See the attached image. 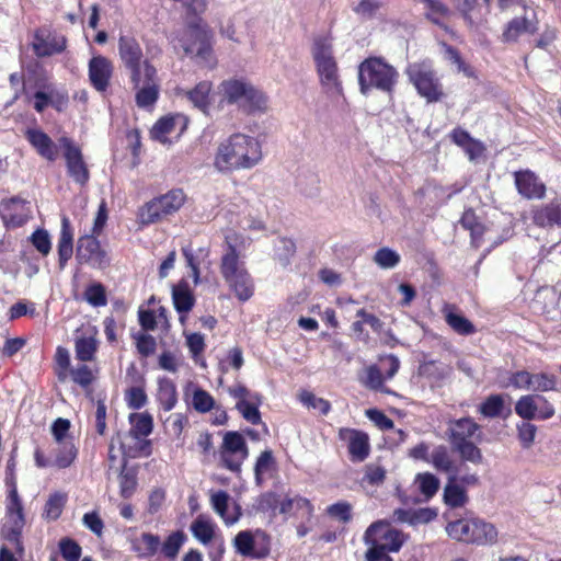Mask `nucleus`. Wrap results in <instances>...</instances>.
I'll list each match as a JSON object with an SVG mask.
<instances>
[{
	"instance_id": "1",
	"label": "nucleus",
	"mask_w": 561,
	"mask_h": 561,
	"mask_svg": "<svg viewBox=\"0 0 561 561\" xmlns=\"http://www.w3.org/2000/svg\"><path fill=\"white\" fill-rule=\"evenodd\" d=\"M262 159L259 141L243 134H233L218 147L215 167L220 172L250 169Z\"/></svg>"
},
{
	"instance_id": "2",
	"label": "nucleus",
	"mask_w": 561,
	"mask_h": 561,
	"mask_svg": "<svg viewBox=\"0 0 561 561\" xmlns=\"http://www.w3.org/2000/svg\"><path fill=\"white\" fill-rule=\"evenodd\" d=\"M398 80V71L379 57H370L358 67L360 92L367 94L371 89L391 94Z\"/></svg>"
},
{
	"instance_id": "3",
	"label": "nucleus",
	"mask_w": 561,
	"mask_h": 561,
	"mask_svg": "<svg viewBox=\"0 0 561 561\" xmlns=\"http://www.w3.org/2000/svg\"><path fill=\"white\" fill-rule=\"evenodd\" d=\"M220 272L240 301L249 300L254 291L253 280L239 261V255L233 245L229 244L227 252L221 257Z\"/></svg>"
},
{
	"instance_id": "4",
	"label": "nucleus",
	"mask_w": 561,
	"mask_h": 561,
	"mask_svg": "<svg viewBox=\"0 0 561 561\" xmlns=\"http://www.w3.org/2000/svg\"><path fill=\"white\" fill-rule=\"evenodd\" d=\"M182 47L186 56L195 58L196 62L205 67L215 64L210 43V33L199 23H191L182 39Z\"/></svg>"
},
{
	"instance_id": "5",
	"label": "nucleus",
	"mask_w": 561,
	"mask_h": 561,
	"mask_svg": "<svg viewBox=\"0 0 561 561\" xmlns=\"http://www.w3.org/2000/svg\"><path fill=\"white\" fill-rule=\"evenodd\" d=\"M407 75L419 94L427 102H437L443 96V88L431 62L421 61L410 64Z\"/></svg>"
},
{
	"instance_id": "6",
	"label": "nucleus",
	"mask_w": 561,
	"mask_h": 561,
	"mask_svg": "<svg viewBox=\"0 0 561 561\" xmlns=\"http://www.w3.org/2000/svg\"><path fill=\"white\" fill-rule=\"evenodd\" d=\"M185 194L183 190L175 188L167 194L147 203L140 213L141 222L145 225L153 224L163 217L178 211L184 204Z\"/></svg>"
},
{
	"instance_id": "7",
	"label": "nucleus",
	"mask_w": 561,
	"mask_h": 561,
	"mask_svg": "<svg viewBox=\"0 0 561 561\" xmlns=\"http://www.w3.org/2000/svg\"><path fill=\"white\" fill-rule=\"evenodd\" d=\"M405 541L402 531L392 528L386 520L373 523L364 534L365 545H378L389 552H398Z\"/></svg>"
},
{
	"instance_id": "8",
	"label": "nucleus",
	"mask_w": 561,
	"mask_h": 561,
	"mask_svg": "<svg viewBox=\"0 0 561 561\" xmlns=\"http://www.w3.org/2000/svg\"><path fill=\"white\" fill-rule=\"evenodd\" d=\"M118 56L129 73L131 83L140 82L144 72V53L138 41L130 35H122L118 39Z\"/></svg>"
},
{
	"instance_id": "9",
	"label": "nucleus",
	"mask_w": 561,
	"mask_h": 561,
	"mask_svg": "<svg viewBox=\"0 0 561 561\" xmlns=\"http://www.w3.org/2000/svg\"><path fill=\"white\" fill-rule=\"evenodd\" d=\"M136 92V104L139 107L146 108L152 106L159 98L160 80L156 67L149 61H144V72L141 73L140 82L133 83Z\"/></svg>"
},
{
	"instance_id": "10",
	"label": "nucleus",
	"mask_w": 561,
	"mask_h": 561,
	"mask_svg": "<svg viewBox=\"0 0 561 561\" xmlns=\"http://www.w3.org/2000/svg\"><path fill=\"white\" fill-rule=\"evenodd\" d=\"M59 145L64 149V157L66 159L69 176L80 185L87 184L90 173L80 148L68 137H61L59 139Z\"/></svg>"
},
{
	"instance_id": "11",
	"label": "nucleus",
	"mask_w": 561,
	"mask_h": 561,
	"mask_svg": "<svg viewBox=\"0 0 561 561\" xmlns=\"http://www.w3.org/2000/svg\"><path fill=\"white\" fill-rule=\"evenodd\" d=\"M76 256L80 264H89L96 268H104L110 264L107 253L93 236H83L78 239Z\"/></svg>"
},
{
	"instance_id": "12",
	"label": "nucleus",
	"mask_w": 561,
	"mask_h": 561,
	"mask_svg": "<svg viewBox=\"0 0 561 561\" xmlns=\"http://www.w3.org/2000/svg\"><path fill=\"white\" fill-rule=\"evenodd\" d=\"M525 13L522 16H515L508 21L501 35V42L505 44L517 43L523 34L534 35L538 32L539 21L536 18V13L533 11L531 16L527 12V8L524 9Z\"/></svg>"
},
{
	"instance_id": "13",
	"label": "nucleus",
	"mask_w": 561,
	"mask_h": 561,
	"mask_svg": "<svg viewBox=\"0 0 561 561\" xmlns=\"http://www.w3.org/2000/svg\"><path fill=\"white\" fill-rule=\"evenodd\" d=\"M67 39L62 35L45 34L37 31L34 35L32 47L37 57H48L65 50Z\"/></svg>"
},
{
	"instance_id": "14",
	"label": "nucleus",
	"mask_w": 561,
	"mask_h": 561,
	"mask_svg": "<svg viewBox=\"0 0 561 561\" xmlns=\"http://www.w3.org/2000/svg\"><path fill=\"white\" fill-rule=\"evenodd\" d=\"M342 439L347 440V448L352 461H364L370 451L369 437L366 433L356 430H342Z\"/></svg>"
},
{
	"instance_id": "15",
	"label": "nucleus",
	"mask_w": 561,
	"mask_h": 561,
	"mask_svg": "<svg viewBox=\"0 0 561 561\" xmlns=\"http://www.w3.org/2000/svg\"><path fill=\"white\" fill-rule=\"evenodd\" d=\"M112 75V64L103 56H95L89 61V78L98 91H105Z\"/></svg>"
},
{
	"instance_id": "16",
	"label": "nucleus",
	"mask_w": 561,
	"mask_h": 561,
	"mask_svg": "<svg viewBox=\"0 0 561 561\" xmlns=\"http://www.w3.org/2000/svg\"><path fill=\"white\" fill-rule=\"evenodd\" d=\"M515 184L520 195L526 198H542L546 186L530 171H517L514 173Z\"/></svg>"
},
{
	"instance_id": "17",
	"label": "nucleus",
	"mask_w": 561,
	"mask_h": 561,
	"mask_svg": "<svg viewBox=\"0 0 561 561\" xmlns=\"http://www.w3.org/2000/svg\"><path fill=\"white\" fill-rule=\"evenodd\" d=\"M479 430L480 425L471 417H461L450 421L447 430L450 445L454 446L470 442V438H472Z\"/></svg>"
},
{
	"instance_id": "18",
	"label": "nucleus",
	"mask_w": 561,
	"mask_h": 561,
	"mask_svg": "<svg viewBox=\"0 0 561 561\" xmlns=\"http://www.w3.org/2000/svg\"><path fill=\"white\" fill-rule=\"evenodd\" d=\"M320 82L327 92L342 93V83L335 58L316 64Z\"/></svg>"
},
{
	"instance_id": "19",
	"label": "nucleus",
	"mask_w": 561,
	"mask_h": 561,
	"mask_svg": "<svg viewBox=\"0 0 561 561\" xmlns=\"http://www.w3.org/2000/svg\"><path fill=\"white\" fill-rule=\"evenodd\" d=\"M533 221L541 228L561 226V199H553L534 210Z\"/></svg>"
},
{
	"instance_id": "20",
	"label": "nucleus",
	"mask_w": 561,
	"mask_h": 561,
	"mask_svg": "<svg viewBox=\"0 0 561 561\" xmlns=\"http://www.w3.org/2000/svg\"><path fill=\"white\" fill-rule=\"evenodd\" d=\"M211 85L210 81H201L191 90L179 89L176 94L182 95L194 107L207 114L210 105L209 93L211 91Z\"/></svg>"
},
{
	"instance_id": "21",
	"label": "nucleus",
	"mask_w": 561,
	"mask_h": 561,
	"mask_svg": "<svg viewBox=\"0 0 561 561\" xmlns=\"http://www.w3.org/2000/svg\"><path fill=\"white\" fill-rule=\"evenodd\" d=\"M59 267L62 270L73 254V232L70 220L67 216L61 218V229L58 241Z\"/></svg>"
},
{
	"instance_id": "22",
	"label": "nucleus",
	"mask_w": 561,
	"mask_h": 561,
	"mask_svg": "<svg viewBox=\"0 0 561 561\" xmlns=\"http://www.w3.org/2000/svg\"><path fill=\"white\" fill-rule=\"evenodd\" d=\"M26 138L30 144L37 150L38 154L49 161H54L56 159V147L47 134L39 129H28L26 131Z\"/></svg>"
},
{
	"instance_id": "23",
	"label": "nucleus",
	"mask_w": 561,
	"mask_h": 561,
	"mask_svg": "<svg viewBox=\"0 0 561 561\" xmlns=\"http://www.w3.org/2000/svg\"><path fill=\"white\" fill-rule=\"evenodd\" d=\"M244 93H242L239 108L245 113H253L255 111H263L266 108L267 99L262 91L256 89L252 83L248 82Z\"/></svg>"
},
{
	"instance_id": "24",
	"label": "nucleus",
	"mask_w": 561,
	"mask_h": 561,
	"mask_svg": "<svg viewBox=\"0 0 561 561\" xmlns=\"http://www.w3.org/2000/svg\"><path fill=\"white\" fill-rule=\"evenodd\" d=\"M172 299L178 312L186 313L192 310L195 299L186 280L182 279L172 287Z\"/></svg>"
},
{
	"instance_id": "25",
	"label": "nucleus",
	"mask_w": 561,
	"mask_h": 561,
	"mask_svg": "<svg viewBox=\"0 0 561 561\" xmlns=\"http://www.w3.org/2000/svg\"><path fill=\"white\" fill-rule=\"evenodd\" d=\"M497 533L490 523L478 518H471L470 542L478 545L492 543L496 540Z\"/></svg>"
},
{
	"instance_id": "26",
	"label": "nucleus",
	"mask_w": 561,
	"mask_h": 561,
	"mask_svg": "<svg viewBox=\"0 0 561 561\" xmlns=\"http://www.w3.org/2000/svg\"><path fill=\"white\" fill-rule=\"evenodd\" d=\"M431 462L438 470L450 476L457 477L460 469L456 466L455 461L446 446L439 445L435 447L431 454Z\"/></svg>"
},
{
	"instance_id": "27",
	"label": "nucleus",
	"mask_w": 561,
	"mask_h": 561,
	"mask_svg": "<svg viewBox=\"0 0 561 561\" xmlns=\"http://www.w3.org/2000/svg\"><path fill=\"white\" fill-rule=\"evenodd\" d=\"M456 8L470 28H477L484 21L479 0H456Z\"/></svg>"
},
{
	"instance_id": "28",
	"label": "nucleus",
	"mask_w": 561,
	"mask_h": 561,
	"mask_svg": "<svg viewBox=\"0 0 561 561\" xmlns=\"http://www.w3.org/2000/svg\"><path fill=\"white\" fill-rule=\"evenodd\" d=\"M457 477L450 476L444 489V501L450 507H461L468 502V495L460 485L456 483Z\"/></svg>"
},
{
	"instance_id": "29",
	"label": "nucleus",
	"mask_w": 561,
	"mask_h": 561,
	"mask_svg": "<svg viewBox=\"0 0 561 561\" xmlns=\"http://www.w3.org/2000/svg\"><path fill=\"white\" fill-rule=\"evenodd\" d=\"M260 404L261 396L259 393H254L251 396L250 400L238 401L236 409L241 413L245 421L256 425L261 423V413L259 411Z\"/></svg>"
},
{
	"instance_id": "30",
	"label": "nucleus",
	"mask_w": 561,
	"mask_h": 561,
	"mask_svg": "<svg viewBox=\"0 0 561 561\" xmlns=\"http://www.w3.org/2000/svg\"><path fill=\"white\" fill-rule=\"evenodd\" d=\"M158 401L165 411H171L178 402L174 382L169 378L159 379Z\"/></svg>"
},
{
	"instance_id": "31",
	"label": "nucleus",
	"mask_w": 561,
	"mask_h": 561,
	"mask_svg": "<svg viewBox=\"0 0 561 561\" xmlns=\"http://www.w3.org/2000/svg\"><path fill=\"white\" fill-rule=\"evenodd\" d=\"M249 81L242 79H229L220 83V92L229 104H238Z\"/></svg>"
},
{
	"instance_id": "32",
	"label": "nucleus",
	"mask_w": 561,
	"mask_h": 561,
	"mask_svg": "<svg viewBox=\"0 0 561 561\" xmlns=\"http://www.w3.org/2000/svg\"><path fill=\"white\" fill-rule=\"evenodd\" d=\"M193 536L203 545H208L214 537V524L204 515H198L191 524Z\"/></svg>"
},
{
	"instance_id": "33",
	"label": "nucleus",
	"mask_w": 561,
	"mask_h": 561,
	"mask_svg": "<svg viewBox=\"0 0 561 561\" xmlns=\"http://www.w3.org/2000/svg\"><path fill=\"white\" fill-rule=\"evenodd\" d=\"M129 421L131 424L129 433L134 438L146 437L151 434L153 419L149 413H133L129 416Z\"/></svg>"
},
{
	"instance_id": "34",
	"label": "nucleus",
	"mask_w": 561,
	"mask_h": 561,
	"mask_svg": "<svg viewBox=\"0 0 561 561\" xmlns=\"http://www.w3.org/2000/svg\"><path fill=\"white\" fill-rule=\"evenodd\" d=\"M311 54L314 64L333 59V44L329 35H318L313 38Z\"/></svg>"
},
{
	"instance_id": "35",
	"label": "nucleus",
	"mask_w": 561,
	"mask_h": 561,
	"mask_svg": "<svg viewBox=\"0 0 561 561\" xmlns=\"http://www.w3.org/2000/svg\"><path fill=\"white\" fill-rule=\"evenodd\" d=\"M538 394L522 396L515 403V412L524 421L537 419Z\"/></svg>"
},
{
	"instance_id": "36",
	"label": "nucleus",
	"mask_w": 561,
	"mask_h": 561,
	"mask_svg": "<svg viewBox=\"0 0 561 561\" xmlns=\"http://www.w3.org/2000/svg\"><path fill=\"white\" fill-rule=\"evenodd\" d=\"M58 447L55 450L54 466L59 469H65L71 466L77 458L78 450L73 442L57 443Z\"/></svg>"
},
{
	"instance_id": "37",
	"label": "nucleus",
	"mask_w": 561,
	"mask_h": 561,
	"mask_svg": "<svg viewBox=\"0 0 561 561\" xmlns=\"http://www.w3.org/2000/svg\"><path fill=\"white\" fill-rule=\"evenodd\" d=\"M222 451L241 456V459L248 457V447L244 437L238 432H228L224 437Z\"/></svg>"
},
{
	"instance_id": "38",
	"label": "nucleus",
	"mask_w": 561,
	"mask_h": 561,
	"mask_svg": "<svg viewBox=\"0 0 561 561\" xmlns=\"http://www.w3.org/2000/svg\"><path fill=\"white\" fill-rule=\"evenodd\" d=\"M7 501V516L9 517V524L18 522L19 517H21V524H25L22 501L14 483L9 491Z\"/></svg>"
},
{
	"instance_id": "39",
	"label": "nucleus",
	"mask_w": 561,
	"mask_h": 561,
	"mask_svg": "<svg viewBox=\"0 0 561 561\" xmlns=\"http://www.w3.org/2000/svg\"><path fill=\"white\" fill-rule=\"evenodd\" d=\"M76 357L81 362H91L98 350V341L94 336H81L76 340Z\"/></svg>"
},
{
	"instance_id": "40",
	"label": "nucleus",
	"mask_w": 561,
	"mask_h": 561,
	"mask_svg": "<svg viewBox=\"0 0 561 561\" xmlns=\"http://www.w3.org/2000/svg\"><path fill=\"white\" fill-rule=\"evenodd\" d=\"M447 324L458 334L471 335L476 332V328L471 321L460 313L449 311L445 316Z\"/></svg>"
},
{
	"instance_id": "41",
	"label": "nucleus",
	"mask_w": 561,
	"mask_h": 561,
	"mask_svg": "<svg viewBox=\"0 0 561 561\" xmlns=\"http://www.w3.org/2000/svg\"><path fill=\"white\" fill-rule=\"evenodd\" d=\"M451 448L459 454L463 461H469L474 465H480L483 461L481 449L471 440L454 445Z\"/></svg>"
},
{
	"instance_id": "42",
	"label": "nucleus",
	"mask_w": 561,
	"mask_h": 561,
	"mask_svg": "<svg viewBox=\"0 0 561 561\" xmlns=\"http://www.w3.org/2000/svg\"><path fill=\"white\" fill-rule=\"evenodd\" d=\"M558 378L553 374L531 373L530 390L535 392H547L556 390Z\"/></svg>"
},
{
	"instance_id": "43",
	"label": "nucleus",
	"mask_w": 561,
	"mask_h": 561,
	"mask_svg": "<svg viewBox=\"0 0 561 561\" xmlns=\"http://www.w3.org/2000/svg\"><path fill=\"white\" fill-rule=\"evenodd\" d=\"M185 540L186 535L182 530L174 531L161 543V552L165 558L174 559Z\"/></svg>"
},
{
	"instance_id": "44",
	"label": "nucleus",
	"mask_w": 561,
	"mask_h": 561,
	"mask_svg": "<svg viewBox=\"0 0 561 561\" xmlns=\"http://www.w3.org/2000/svg\"><path fill=\"white\" fill-rule=\"evenodd\" d=\"M504 409V399L502 394L489 396L479 407V412L485 417L495 419L501 416Z\"/></svg>"
},
{
	"instance_id": "45",
	"label": "nucleus",
	"mask_w": 561,
	"mask_h": 561,
	"mask_svg": "<svg viewBox=\"0 0 561 561\" xmlns=\"http://www.w3.org/2000/svg\"><path fill=\"white\" fill-rule=\"evenodd\" d=\"M447 534L450 538L470 542L471 537V519H458L451 522L446 527Z\"/></svg>"
},
{
	"instance_id": "46",
	"label": "nucleus",
	"mask_w": 561,
	"mask_h": 561,
	"mask_svg": "<svg viewBox=\"0 0 561 561\" xmlns=\"http://www.w3.org/2000/svg\"><path fill=\"white\" fill-rule=\"evenodd\" d=\"M419 489L426 500L433 497L439 489V480L430 472L419 473L416 480Z\"/></svg>"
},
{
	"instance_id": "47",
	"label": "nucleus",
	"mask_w": 561,
	"mask_h": 561,
	"mask_svg": "<svg viewBox=\"0 0 561 561\" xmlns=\"http://www.w3.org/2000/svg\"><path fill=\"white\" fill-rule=\"evenodd\" d=\"M66 503V496L61 493H54L49 496L44 506L43 516L47 519L55 520L62 513Z\"/></svg>"
},
{
	"instance_id": "48",
	"label": "nucleus",
	"mask_w": 561,
	"mask_h": 561,
	"mask_svg": "<svg viewBox=\"0 0 561 561\" xmlns=\"http://www.w3.org/2000/svg\"><path fill=\"white\" fill-rule=\"evenodd\" d=\"M126 462L119 473V493L124 499H129L136 491L137 478L133 470H125Z\"/></svg>"
},
{
	"instance_id": "49",
	"label": "nucleus",
	"mask_w": 561,
	"mask_h": 561,
	"mask_svg": "<svg viewBox=\"0 0 561 561\" xmlns=\"http://www.w3.org/2000/svg\"><path fill=\"white\" fill-rule=\"evenodd\" d=\"M182 254L187 267L195 268L199 267L201 263L208 257L209 250L203 247L194 249L192 244H188L182 248Z\"/></svg>"
},
{
	"instance_id": "50",
	"label": "nucleus",
	"mask_w": 561,
	"mask_h": 561,
	"mask_svg": "<svg viewBox=\"0 0 561 561\" xmlns=\"http://www.w3.org/2000/svg\"><path fill=\"white\" fill-rule=\"evenodd\" d=\"M24 525L25 524H21V517H19L18 522H13L4 528V539L13 546L19 554H22L24 551V547L21 541V534Z\"/></svg>"
},
{
	"instance_id": "51",
	"label": "nucleus",
	"mask_w": 561,
	"mask_h": 561,
	"mask_svg": "<svg viewBox=\"0 0 561 561\" xmlns=\"http://www.w3.org/2000/svg\"><path fill=\"white\" fill-rule=\"evenodd\" d=\"M236 551L241 556H252L254 551V538L251 531L243 530L237 534L233 539Z\"/></svg>"
},
{
	"instance_id": "52",
	"label": "nucleus",
	"mask_w": 561,
	"mask_h": 561,
	"mask_svg": "<svg viewBox=\"0 0 561 561\" xmlns=\"http://www.w3.org/2000/svg\"><path fill=\"white\" fill-rule=\"evenodd\" d=\"M374 262L381 268H393L400 262V255L389 248H381L375 253Z\"/></svg>"
},
{
	"instance_id": "53",
	"label": "nucleus",
	"mask_w": 561,
	"mask_h": 561,
	"mask_svg": "<svg viewBox=\"0 0 561 561\" xmlns=\"http://www.w3.org/2000/svg\"><path fill=\"white\" fill-rule=\"evenodd\" d=\"M444 50H445V59H447L453 65H455L459 72H462L466 77L473 76L472 68L462 60L458 49H456L455 47H453L450 45L444 44Z\"/></svg>"
},
{
	"instance_id": "54",
	"label": "nucleus",
	"mask_w": 561,
	"mask_h": 561,
	"mask_svg": "<svg viewBox=\"0 0 561 561\" xmlns=\"http://www.w3.org/2000/svg\"><path fill=\"white\" fill-rule=\"evenodd\" d=\"M517 436L523 448H529L535 442L537 426L529 421L517 424Z\"/></svg>"
},
{
	"instance_id": "55",
	"label": "nucleus",
	"mask_w": 561,
	"mask_h": 561,
	"mask_svg": "<svg viewBox=\"0 0 561 561\" xmlns=\"http://www.w3.org/2000/svg\"><path fill=\"white\" fill-rule=\"evenodd\" d=\"M84 298L93 307H102L107 304L105 288L100 283L90 285L84 291Z\"/></svg>"
},
{
	"instance_id": "56",
	"label": "nucleus",
	"mask_w": 561,
	"mask_h": 561,
	"mask_svg": "<svg viewBox=\"0 0 561 561\" xmlns=\"http://www.w3.org/2000/svg\"><path fill=\"white\" fill-rule=\"evenodd\" d=\"M59 551L66 561H79L81 557V547L71 538H62L59 541Z\"/></svg>"
},
{
	"instance_id": "57",
	"label": "nucleus",
	"mask_w": 561,
	"mask_h": 561,
	"mask_svg": "<svg viewBox=\"0 0 561 561\" xmlns=\"http://www.w3.org/2000/svg\"><path fill=\"white\" fill-rule=\"evenodd\" d=\"M192 404L197 412L206 413L214 408L215 400L207 391L197 388L193 393Z\"/></svg>"
},
{
	"instance_id": "58",
	"label": "nucleus",
	"mask_w": 561,
	"mask_h": 561,
	"mask_svg": "<svg viewBox=\"0 0 561 561\" xmlns=\"http://www.w3.org/2000/svg\"><path fill=\"white\" fill-rule=\"evenodd\" d=\"M136 340V347L141 356L148 357L156 352L157 343L156 339L146 333H138L134 335Z\"/></svg>"
},
{
	"instance_id": "59",
	"label": "nucleus",
	"mask_w": 561,
	"mask_h": 561,
	"mask_svg": "<svg viewBox=\"0 0 561 561\" xmlns=\"http://www.w3.org/2000/svg\"><path fill=\"white\" fill-rule=\"evenodd\" d=\"M279 495L275 492H265L259 496L255 503V510L257 512H275L278 508Z\"/></svg>"
},
{
	"instance_id": "60",
	"label": "nucleus",
	"mask_w": 561,
	"mask_h": 561,
	"mask_svg": "<svg viewBox=\"0 0 561 561\" xmlns=\"http://www.w3.org/2000/svg\"><path fill=\"white\" fill-rule=\"evenodd\" d=\"M299 398L305 405L308 408L318 409L324 415L330 411L331 405L329 401L316 397L312 392L302 391Z\"/></svg>"
},
{
	"instance_id": "61",
	"label": "nucleus",
	"mask_w": 561,
	"mask_h": 561,
	"mask_svg": "<svg viewBox=\"0 0 561 561\" xmlns=\"http://www.w3.org/2000/svg\"><path fill=\"white\" fill-rule=\"evenodd\" d=\"M31 241L35 249L43 255H47L51 249L49 234L44 229H37L33 232Z\"/></svg>"
},
{
	"instance_id": "62",
	"label": "nucleus",
	"mask_w": 561,
	"mask_h": 561,
	"mask_svg": "<svg viewBox=\"0 0 561 561\" xmlns=\"http://www.w3.org/2000/svg\"><path fill=\"white\" fill-rule=\"evenodd\" d=\"M331 517H334L343 523H348L352 519V505L347 502H337L332 504L327 510Z\"/></svg>"
},
{
	"instance_id": "63",
	"label": "nucleus",
	"mask_w": 561,
	"mask_h": 561,
	"mask_svg": "<svg viewBox=\"0 0 561 561\" xmlns=\"http://www.w3.org/2000/svg\"><path fill=\"white\" fill-rule=\"evenodd\" d=\"M381 7L379 0H360V2L354 7V12L364 19H373Z\"/></svg>"
},
{
	"instance_id": "64",
	"label": "nucleus",
	"mask_w": 561,
	"mask_h": 561,
	"mask_svg": "<svg viewBox=\"0 0 561 561\" xmlns=\"http://www.w3.org/2000/svg\"><path fill=\"white\" fill-rule=\"evenodd\" d=\"M385 479L386 469L383 467L374 463L367 465L365 467L364 480L370 485H379L383 483Z\"/></svg>"
}]
</instances>
